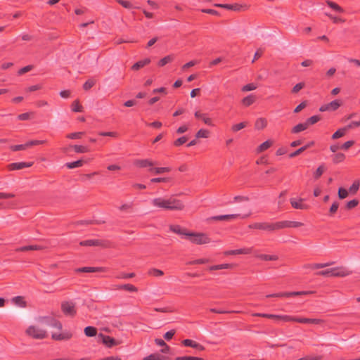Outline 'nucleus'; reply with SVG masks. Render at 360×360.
<instances>
[{
  "label": "nucleus",
  "mask_w": 360,
  "mask_h": 360,
  "mask_svg": "<svg viewBox=\"0 0 360 360\" xmlns=\"http://www.w3.org/2000/svg\"><path fill=\"white\" fill-rule=\"evenodd\" d=\"M61 309L66 316H73L76 314L75 304L72 302H65L62 303Z\"/></svg>",
  "instance_id": "6e6552de"
},
{
  "label": "nucleus",
  "mask_w": 360,
  "mask_h": 360,
  "mask_svg": "<svg viewBox=\"0 0 360 360\" xmlns=\"http://www.w3.org/2000/svg\"><path fill=\"white\" fill-rule=\"evenodd\" d=\"M134 165L136 167H139L141 168L148 167L149 169L150 168L153 167L155 164L154 162H153L150 159H141V160H136L134 162Z\"/></svg>",
  "instance_id": "ddd939ff"
},
{
  "label": "nucleus",
  "mask_w": 360,
  "mask_h": 360,
  "mask_svg": "<svg viewBox=\"0 0 360 360\" xmlns=\"http://www.w3.org/2000/svg\"><path fill=\"white\" fill-rule=\"evenodd\" d=\"M307 128H308V127H307V124H306V122L300 123L292 127L291 132L292 134H297L302 131L306 130Z\"/></svg>",
  "instance_id": "2f4dec72"
},
{
  "label": "nucleus",
  "mask_w": 360,
  "mask_h": 360,
  "mask_svg": "<svg viewBox=\"0 0 360 360\" xmlns=\"http://www.w3.org/2000/svg\"><path fill=\"white\" fill-rule=\"evenodd\" d=\"M172 170L171 167H152L149 169V172H152L155 174H160L165 172H169Z\"/></svg>",
  "instance_id": "cd10ccee"
},
{
  "label": "nucleus",
  "mask_w": 360,
  "mask_h": 360,
  "mask_svg": "<svg viewBox=\"0 0 360 360\" xmlns=\"http://www.w3.org/2000/svg\"><path fill=\"white\" fill-rule=\"evenodd\" d=\"M103 342L108 347H111L117 345L116 340L108 335H102Z\"/></svg>",
  "instance_id": "72a5a7b5"
},
{
  "label": "nucleus",
  "mask_w": 360,
  "mask_h": 360,
  "mask_svg": "<svg viewBox=\"0 0 360 360\" xmlns=\"http://www.w3.org/2000/svg\"><path fill=\"white\" fill-rule=\"evenodd\" d=\"M273 144V141L271 140H267L260 144L258 148H257V153H262L267 149H269Z\"/></svg>",
  "instance_id": "473e14b6"
},
{
  "label": "nucleus",
  "mask_w": 360,
  "mask_h": 360,
  "mask_svg": "<svg viewBox=\"0 0 360 360\" xmlns=\"http://www.w3.org/2000/svg\"><path fill=\"white\" fill-rule=\"evenodd\" d=\"M345 160V154L342 153H338L333 156V162L335 164H338L343 162Z\"/></svg>",
  "instance_id": "a19ab883"
},
{
  "label": "nucleus",
  "mask_w": 360,
  "mask_h": 360,
  "mask_svg": "<svg viewBox=\"0 0 360 360\" xmlns=\"http://www.w3.org/2000/svg\"><path fill=\"white\" fill-rule=\"evenodd\" d=\"M256 257L263 260V261H276L278 257L276 255H266V254H259L256 255Z\"/></svg>",
  "instance_id": "7c9ffc66"
},
{
  "label": "nucleus",
  "mask_w": 360,
  "mask_h": 360,
  "mask_svg": "<svg viewBox=\"0 0 360 360\" xmlns=\"http://www.w3.org/2000/svg\"><path fill=\"white\" fill-rule=\"evenodd\" d=\"M293 322H297L300 323L321 324L324 322V321L321 319L300 318L294 316Z\"/></svg>",
  "instance_id": "f8f14e48"
},
{
  "label": "nucleus",
  "mask_w": 360,
  "mask_h": 360,
  "mask_svg": "<svg viewBox=\"0 0 360 360\" xmlns=\"http://www.w3.org/2000/svg\"><path fill=\"white\" fill-rule=\"evenodd\" d=\"M342 105V102L339 100H334L328 103H326V104H323L322 105L320 108H319V111L321 112H326V111H329V112H333V111H335L336 110H338L340 106Z\"/></svg>",
  "instance_id": "0eeeda50"
},
{
  "label": "nucleus",
  "mask_w": 360,
  "mask_h": 360,
  "mask_svg": "<svg viewBox=\"0 0 360 360\" xmlns=\"http://www.w3.org/2000/svg\"><path fill=\"white\" fill-rule=\"evenodd\" d=\"M43 247L38 245H31L20 247L15 249L16 252H25V251H31V250H43Z\"/></svg>",
  "instance_id": "5701e85b"
},
{
  "label": "nucleus",
  "mask_w": 360,
  "mask_h": 360,
  "mask_svg": "<svg viewBox=\"0 0 360 360\" xmlns=\"http://www.w3.org/2000/svg\"><path fill=\"white\" fill-rule=\"evenodd\" d=\"M267 126V120L265 118L259 117L257 119L255 127L257 130H262Z\"/></svg>",
  "instance_id": "c756f323"
},
{
  "label": "nucleus",
  "mask_w": 360,
  "mask_h": 360,
  "mask_svg": "<svg viewBox=\"0 0 360 360\" xmlns=\"http://www.w3.org/2000/svg\"><path fill=\"white\" fill-rule=\"evenodd\" d=\"M187 141V138L186 136H181L179 139H177L174 142V145L175 146H181L183 145L184 143H185Z\"/></svg>",
  "instance_id": "69168bd1"
},
{
  "label": "nucleus",
  "mask_w": 360,
  "mask_h": 360,
  "mask_svg": "<svg viewBox=\"0 0 360 360\" xmlns=\"http://www.w3.org/2000/svg\"><path fill=\"white\" fill-rule=\"evenodd\" d=\"M333 264H334L333 262H328V263H314V264H309L305 265L304 267L309 268L311 269H322V268L329 266Z\"/></svg>",
  "instance_id": "a878e982"
},
{
  "label": "nucleus",
  "mask_w": 360,
  "mask_h": 360,
  "mask_svg": "<svg viewBox=\"0 0 360 360\" xmlns=\"http://www.w3.org/2000/svg\"><path fill=\"white\" fill-rule=\"evenodd\" d=\"M214 6L219 8H223L229 10H232L235 11H240L243 7L246 8V6H242L238 4H215Z\"/></svg>",
  "instance_id": "2eb2a0df"
},
{
  "label": "nucleus",
  "mask_w": 360,
  "mask_h": 360,
  "mask_svg": "<svg viewBox=\"0 0 360 360\" xmlns=\"http://www.w3.org/2000/svg\"><path fill=\"white\" fill-rule=\"evenodd\" d=\"M349 191L344 188H339L338 189V198L340 199H345L348 196Z\"/></svg>",
  "instance_id": "603ef678"
},
{
  "label": "nucleus",
  "mask_w": 360,
  "mask_h": 360,
  "mask_svg": "<svg viewBox=\"0 0 360 360\" xmlns=\"http://www.w3.org/2000/svg\"><path fill=\"white\" fill-rule=\"evenodd\" d=\"M76 272H84V273H94V272H104L105 271V268L104 267H91V266H84L75 269Z\"/></svg>",
  "instance_id": "4468645a"
},
{
  "label": "nucleus",
  "mask_w": 360,
  "mask_h": 360,
  "mask_svg": "<svg viewBox=\"0 0 360 360\" xmlns=\"http://www.w3.org/2000/svg\"><path fill=\"white\" fill-rule=\"evenodd\" d=\"M151 203L155 207L167 210H182L184 208V203L174 197L156 198L152 200Z\"/></svg>",
  "instance_id": "f257e3e1"
},
{
  "label": "nucleus",
  "mask_w": 360,
  "mask_h": 360,
  "mask_svg": "<svg viewBox=\"0 0 360 360\" xmlns=\"http://www.w3.org/2000/svg\"><path fill=\"white\" fill-rule=\"evenodd\" d=\"M75 151L77 153H84L89 151V149L86 146H79V145H75L72 146Z\"/></svg>",
  "instance_id": "3c124183"
},
{
  "label": "nucleus",
  "mask_w": 360,
  "mask_h": 360,
  "mask_svg": "<svg viewBox=\"0 0 360 360\" xmlns=\"http://www.w3.org/2000/svg\"><path fill=\"white\" fill-rule=\"evenodd\" d=\"M316 275H317V276H326V277H331V276H333V275H332V268L318 271V272L316 273Z\"/></svg>",
  "instance_id": "5fc2aeb1"
},
{
  "label": "nucleus",
  "mask_w": 360,
  "mask_h": 360,
  "mask_svg": "<svg viewBox=\"0 0 360 360\" xmlns=\"http://www.w3.org/2000/svg\"><path fill=\"white\" fill-rule=\"evenodd\" d=\"M186 237L191 243L197 245H204L211 242L208 236L203 233H188V234H186Z\"/></svg>",
  "instance_id": "f03ea898"
},
{
  "label": "nucleus",
  "mask_w": 360,
  "mask_h": 360,
  "mask_svg": "<svg viewBox=\"0 0 360 360\" xmlns=\"http://www.w3.org/2000/svg\"><path fill=\"white\" fill-rule=\"evenodd\" d=\"M319 120H320L319 116L313 115V116L310 117L309 119H307L305 122H306V124H307V127H309V126L312 125V124L316 123L317 122H319Z\"/></svg>",
  "instance_id": "864d4df0"
},
{
  "label": "nucleus",
  "mask_w": 360,
  "mask_h": 360,
  "mask_svg": "<svg viewBox=\"0 0 360 360\" xmlns=\"http://www.w3.org/2000/svg\"><path fill=\"white\" fill-rule=\"evenodd\" d=\"M33 162H13L11 163L9 165V167L12 170H19L22 169L26 167H30L32 166Z\"/></svg>",
  "instance_id": "aec40b11"
},
{
  "label": "nucleus",
  "mask_w": 360,
  "mask_h": 360,
  "mask_svg": "<svg viewBox=\"0 0 360 360\" xmlns=\"http://www.w3.org/2000/svg\"><path fill=\"white\" fill-rule=\"evenodd\" d=\"M314 145V141H311L309 143H307L306 145H304V146L300 148L299 149L296 150L295 151H294L293 153H290L289 155V157L290 158H294L298 155H300L301 153H302L303 151L306 150L307 148L313 146Z\"/></svg>",
  "instance_id": "b1692460"
},
{
  "label": "nucleus",
  "mask_w": 360,
  "mask_h": 360,
  "mask_svg": "<svg viewBox=\"0 0 360 360\" xmlns=\"http://www.w3.org/2000/svg\"><path fill=\"white\" fill-rule=\"evenodd\" d=\"M82 246H101L103 248H110L111 243L108 240L98 239H89L81 241L79 243Z\"/></svg>",
  "instance_id": "39448f33"
},
{
  "label": "nucleus",
  "mask_w": 360,
  "mask_h": 360,
  "mask_svg": "<svg viewBox=\"0 0 360 360\" xmlns=\"http://www.w3.org/2000/svg\"><path fill=\"white\" fill-rule=\"evenodd\" d=\"M323 172H324V166H323V165H321L316 169V170L314 173V177L316 179H318L323 174Z\"/></svg>",
  "instance_id": "13d9d810"
},
{
  "label": "nucleus",
  "mask_w": 360,
  "mask_h": 360,
  "mask_svg": "<svg viewBox=\"0 0 360 360\" xmlns=\"http://www.w3.org/2000/svg\"><path fill=\"white\" fill-rule=\"evenodd\" d=\"M169 229L172 232H174V233H176L178 235H180V236H186V234H188V233L186 232L185 229H182L179 225H171L169 226Z\"/></svg>",
  "instance_id": "c85d7f7f"
},
{
  "label": "nucleus",
  "mask_w": 360,
  "mask_h": 360,
  "mask_svg": "<svg viewBox=\"0 0 360 360\" xmlns=\"http://www.w3.org/2000/svg\"><path fill=\"white\" fill-rule=\"evenodd\" d=\"M360 183L359 181H354L353 184L350 186L349 188V192L352 193V194H355L358 190L359 189Z\"/></svg>",
  "instance_id": "49530a36"
},
{
  "label": "nucleus",
  "mask_w": 360,
  "mask_h": 360,
  "mask_svg": "<svg viewBox=\"0 0 360 360\" xmlns=\"http://www.w3.org/2000/svg\"><path fill=\"white\" fill-rule=\"evenodd\" d=\"M174 60V56L173 55H168L164 58H162L161 60L158 62V65L160 67H163L166 64L172 62Z\"/></svg>",
  "instance_id": "58836bf2"
},
{
  "label": "nucleus",
  "mask_w": 360,
  "mask_h": 360,
  "mask_svg": "<svg viewBox=\"0 0 360 360\" xmlns=\"http://www.w3.org/2000/svg\"><path fill=\"white\" fill-rule=\"evenodd\" d=\"M71 107H72V110L73 112H82V107L79 104L78 101H75L72 103V106Z\"/></svg>",
  "instance_id": "bf43d9fd"
},
{
  "label": "nucleus",
  "mask_w": 360,
  "mask_h": 360,
  "mask_svg": "<svg viewBox=\"0 0 360 360\" xmlns=\"http://www.w3.org/2000/svg\"><path fill=\"white\" fill-rule=\"evenodd\" d=\"M169 356L160 353L151 354L143 358V360H169Z\"/></svg>",
  "instance_id": "412c9836"
},
{
  "label": "nucleus",
  "mask_w": 360,
  "mask_h": 360,
  "mask_svg": "<svg viewBox=\"0 0 360 360\" xmlns=\"http://www.w3.org/2000/svg\"><path fill=\"white\" fill-rule=\"evenodd\" d=\"M255 316H259L268 319H274L276 320L282 321L284 322H293L294 316L289 315H278L271 314H264V313H255L252 314Z\"/></svg>",
  "instance_id": "20e7f679"
},
{
  "label": "nucleus",
  "mask_w": 360,
  "mask_h": 360,
  "mask_svg": "<svg viewBox=\"0 0 360 360\" xmlns=\"http://www.w3.org/2000/svg\"><path fill=\"white\" fill-rule=\"evenodd\" d=\"M71 337L72 335L70 333H53L51 334V338L54 340H69Z\"/></svg>",
  "instance_id": "bb28decb"
},
{
  "label": "nucleus",
  "mask_w": 360,
  "mask_h": 360,
  "mask_svg": "<svg viewBox=\"0 0 360 360\" xmlns=\"http://www.w3.org/2000/svg\"><path fill=\"white\" fill-rule=\"evenodd\" d=\"M351 271L343 266L332 268V275L335 277H345L351 274Z\"/></svg>",
  "instance_id": "9d476101"
},
{
  "label": "nucleus",
  "mask_w": 360,
  "mask_h": 360,
  "mask_svg": "<svg viewBox=\"0 0 360 360\" xmlns=\"http://www.w3.org/2000/svg\"><path fill=\"white\" fill-rule=\"evenodd\" d=\"M347 131V130L345 127H342V128H340L332 135L331 138L333 139H338L339 138H341L345 135Z\"/></svg>",
  "instance_id": "4c0bfd02"
},
{
  "label": "nucleus",
  "mask_w": 360,
  "mask_h": 360,
  "mask_svg": "<svg viewBox=\"0 0 360 360\" xmlns=\"http://www.w3.org/2000/svg\"><path fill=\"white\" fill-rule=\"evenodd\" d=\"M255 101V96L252 94H250L246 97L243 98L242 100V103L245 106H250Z\"/></svg>",
  "instance_id": "f704fd0d"
},
{
  "label": "nucleus",
  "mask_w": 360,
  "mask_h": 360,
  "mask_svg": "<svg viewBox=\"0 0 360 360\" xmlns=\"http://www.w3.org/2000/svg\"><path fill=\"white\" fill-rule=\"evenodd\" d=\"M210 132L208 130L205 129H200L195 134L196 138H207L209 136Z\"/></svg>",
  "instance_id": "09e8293b"
},
{
  "label": "nucleus",
  "mask_w": 360,
  "mask_h": 360,
  "mask_svg": "<svg viewBox=\"0 0 360 360\" xmlns=\"http://www.w3.org/2000/svg\"><path fill=\"white\" fill-rule=\"evenodd\" d=\"M210 262V259L207 258H200L198 259H194L192 261H189L187 262V264L189 265H195V264H204Z\"/></svg>",
  "instance_id": "79ce46f5"
},
{
  "label": "nucleus",
  "mask_w": 360,
  "mask_h": 360,
  "mask_svg": "<svg viewBox=\"0 0 360 360\" xmlns=\"http://www.w3.org/2000/svg\"><path fill=\"white\" fill-rule=\"evenodd\" d=\"M82 165H83L82 161L79 160H77V161H75V162H68V163L65 164V166L68 169H74V168H76V167H82Z\"/></svg>",
  "instance_id": "a18cd8bd"
},
{
  "label": "nucleus",
  "mask_w": 360,
  "mask_h": 360,
  "mask_svg": "<svg viewBox=\"0 0 360 360\" xmlns=\"http://www.w3.org/2000/svg\"><path fill=\"white\" fill-rule=\"evenodd\" d=\"M12 302L20 307H25L26 306V302L24 300V298L21 296L14 297L12 299Z\"/></svg>",
  "instance_id": "e433bc0d"
},
{
  "label": "nucleus",
  "mask_w": 360,
  "mask_h": 360,
  "mask_svg": "<svg viewBox=\"0 0 360 360\" xmlns=\"http://www.w3.org/2000/svg\"><path fill=\"white\" fill-rule=\"evenodd\" d=\"M119 289L125 290L129 292H137L138 289L132 284H124L121 285L118 288Z\"/></svg>",
  "instance_id": "c03bdc74"
},
{
  "label": "nucleus",
  "mask_w": 360,
  "mask_h": 360,
  "mask_svg": "<svg viewBox=\"0 0 360 360\" xmlns=\"http://www.w3.org/2000/svg\"><path fill=\"white\" fill-rule=\"evenodd\" d=\"M359 204V200L356 199H353L350 201H348L346 204V207L348 210H352L356 207Z\"/></svg>",
  "instance_id": "052dcab7"
},
{
  "label": "nucleus",
  "mask_w": 360,
  "mask_h": 360,
  "mask_svg": "<svg viewBox=\"0 0 360 360\" xmlns=\"http://www.w3.org/2000/svg\"><path fill=\"white\" fill-rule=\"evenodd\" d=\"M26 334L34 339H44L47 336L45 329L37 326H30L26 330Z\"/></svg>",
  "instance_id": "7ed1b4c3"
},
{
  "label": "nucleus",
  "mask_w": 360,
  "mask_h": 360,
  "mask_svg": "<svg viewBox=\"0 0 360 360\" xmlns=\"http://www.w3.org/2000/svg\"><path fill=\"white\" fill-rule=\"evenodd\" d=\"M150 59L149 58H146L143 60H139L131 66V70H139V69L143 68L144 66L148 65L150 63Z\"/></svg>",
  "instance_id": "393cba45"
},
{
  "label": "nucleus",
  "mask_w": 360,
  "mask_h": 360,
  "mask_svg": "<svg viewBox=\"0 0 360 360\" xmlns=\"http://www.w3.org/2000/svg\"><path fill=\"white\" fill-rule=\"evenodd\" d=\"M175 360H204V359L201 357L184 356L176 357L175 359Z\"/></svg>",
  "instance_id": "0e129e2a"
},
{
  "label": "nucleus",
  "mask_w": 360,
  "mask_h": 360,
  "mask_svg": "<svg viewBox=\"0 0 360 360\" xmlns=\"http://www.w3.org/2000/svg\"><path fill=\"white\" fill-rule=\"evenodd\" d=\"M359 126H360V117H359V120L351 122L345 127L347 128V130H348V129H352L354 127H358Z\"/></svg>",
  "instance_id": "774afa93"
},
{
  "label": "nucleus",
  "mask_w": 360,
  "mask_h": 360,
  "mask_svg": "<svg viewBox=\"0 0 360 360\" xmlns=\"http://www.w3.org/2000/svg\"><path fill=\"white\" fill-rule=\"evenodd\" d=\"M326 4L330 8H331L335 11L338 12V13L343 12V9L338 4H337L335 2H333L331 1H327Z\"/></svg>",
  "instance_id": "37998d69"
},
{
  "label": "nucleus",
  "mask_w": 360,
  "mask_h": 360,
  "mask_svg": "<svg viewBox=\"0 0 360 360\" xmlns=\"http://www.w3.org/2000/svg\"><path fill=\"white\" fill-rule=\"evenodd\" d=\"M354 144V141L352 140L347 141L345 143H344L341 146L340 149L347 150H348L351 146H352Z\"/></svg>",
  "instance_id": "338daca9"
},
{
  "label": "nucleus",
  "mask_w": 360,
  "mask_h": 360,
  "mask_svg": "<svg viewBox=\"0 0 360 360\" xmlns=\"http://www.w3.org/2000/svg\"><path fill=\"white\" fill-rule=\"evenodd\" d=\"M148 274L150 276H155V277H160L162 276L164 273L162 270L158 269H151L148 271Z\"/></svg>",
  "instance_id": "6e6d98bb"
},
{
  "label": "nucleus",
  "mask_w": 360,
  "mask_h": 360,
  "mask_svg": "<svg viewBox=\"0 0 360 360\" xmlns=\"http://www.w3.org/2000/svg\"><path fill=\"white\" fill-rule=\"evenodd\" d=\"M303 200H304L302 198H300L298 200L295 198H291L290 200V204L293 208L298 210H307L308 209L309 206L304 204Z\"/></svg>",
  "instance_id": "dca6fc26"
},
{
  "label": "nucleus",
  "mask_w": 360,
  "mask_h": 360,
  "mask_svg": "<svg viewBox=\"0 0 360 360\" xmlns=\"http://www.w3.org/2000/svg\"><path fill=\"white\" fill-rule=\"evenodd\" d=\"M250 228L259 229V230H266L270 231V223L268 222H257L254 223L250 225Z\"/></svg>",
  "instance_id": "4be33fe9"
},
{
  "label": "nucleus",
  "mask_w": 360,
  "mask_h": 360,
  "mask_svg": "<svg viewBox=\"0 0 360 360\" xmlns=\"http://www.w3.org/2000/svg\"><path fill=\"white\" fill-rule=\"evenodd\" d=\"M45 142H46V141H44V140H32V141H30L27 142L26 146H27V148H28V147H30L32 146L43 144Z\"/></svg>",
  "instance_id": "e2e57ef3"
},
{
  "label": "nucleus",
  "mask_w": 360,
  "mask_h": 360,
  "mask_svg": "<svg viewBox=\"0 0 360 360\" xmlns=\"http://www.w3.org/2000/svg\"><path fill=\"white\" fill-rule=\"evenodd\" d=\"M282 229L287 228H298L302 226L304 224L300 221H280Z\"/></svg>",
  "instance_id": "6ab92c4d"
},
{
  "label": "nucleus",
  "mask_w": 360,
  "mask_h": 360,
  "mask_svg": "<svg viewBox=\"0 0 360 360\" xmlns=\"http://www.w3.org/2000/svg\"><path fill=\"white\" fill-rule=\"evenodd\" d=\"M84 134V132H73L68 134L66 136L68 139H81L82 135Z\"/></svg>",
  "instance_id": "4d7b16f0"
},
{
  "label": "nucleus",
  "mask_w": 360,
  "mask_h": 360,
  "mask_svg": "<svg viewBox=\"0 0 360 360\" xmlns=\"http://www.w3.org/2000/svg\"><path fill=\"white\" fill-rule=\"evenodd\" d=\"M84 333L87 337H94L97 333V330L95 327L87 326L84 328Z\"/></svg>",
  "instance_id": "ea45409f"
},
{
  "label": "nucleus",
  "mask_w": 360,
  "mask_h": 360,
  "mask_svg": "<svg viewBox=\"0 0 360 360\" xmlns=\"http://www.w3.org/2000/svg\"><path fill=\"white\" fill-rule=\"evenodd\" d=\"M120 5H122L124 8L131 9L133 8V5L131 2L124 0H115Z\"/></svg>",
  "instance_id": "680f3d73"
},
{
  "label": "nucleus",
  "mask_w": 360,
  "mask_h": 360,
  "mask_svg": "<svg viewBox=\"0 0 360 360\" xmlns=\"http://www.w3.org/2000/svg\"><path fill=\"white\" fill-rule=\"evenodd\" d=\"M41 323L45 326H50L52 328H56L58 329L60 331L62 330V323L54 319L49 318H44L40 321Z\"/></svg>",
  "instance_id": "1a4fd4ad"
},
{
  "label": "nucleus",
  "mask_w": 360,
  "mask_h": 360,
  "mask_svg": "<svg viewBox=\"0 0 360 360\" xmlns=\"http://www.w3.org/2000/svg\"><path fill=\"white\" fill-rule=\"evenodd\" d=\"M247 126V122H240L238 124H236L232 125L231 127V131L233 132H237L243 128H245Z\"/></svg>",
  "instance_id": "de8ad7c7"
},
{
  "label": "nucleus",
  "mask_w": 360,
  "mask_h": 360,
  "mask_svg": "<svg viewBox=\"0 0 360 360\" xmlns=\"http://www.w3.org/2000/svg\"><path fill=\"white\" fill-rule=\"evenodd\" d=\"M250 212H249L246 214L241 215L240 214H223V215H217L212 217V219L216 221H221V220H235L238 218L245 219L250 215Z\"/></svg>",
  "instance_id": "423d86ee"
},
{
  "label": "nucleus",
  "mask_w": 360,
  "mask_h": 360,
  "mask_svg": "<svg viewBox=\"0 0 360 360\" xmlns=\"http://www.w3.org/2000/svg\"><path fill=\"white\" fill-rule=\"evenodd\" d=\"M257 88V84H255V83H249L246 85H244L243 87H242V91L245 92V91H253V90H255Z\"/></svg>",
  "instance_id": "8fccbe9b"
},
{
  "label": "nucleus",
  "mask_w": 360,
  "mask_h": 360,
  "mask_svg": "<svg viewBox=\"0 0 360 360\" xmlns=\"http://www.w3.org/2000/svg\"><path fill=\"white\" fill-rule=\"evenodd\" d=\"M196 118L200 119L202 122L208 126H214L212 120L208 117L207 113H202L200 111H196L194 114Z\"/></svg>",
  "instance_id": "a211bd4d"
},
{
  "label": "nucleus",
  "mask_w": 360,
  "mask_h": 360,
  "mask_svg": "<svg viewBox=\"0 0 360 360\" xmlns=\"http://www.w3.org/2000/svg\"><path fill=\"white\" fill-rule=\"evenodd\" d=\"M182 344L186 347H190L199 351H203L205 349L204 346L191 339L184 340Z\"/></svg>",
  "instance_id": "f3484780"
},
{
  "label": "nucleus",
  "mask_w": 360,
  "mask_h": 360,
  "mask_svg": "<svg viewBox=\"0 0 360 360\" xmlns=\"http://www.w3.org/2000/svg\"><path fill=\"white\" fill-rule=\"evenodd\" d=\"M311 291H295V292H285V297H289L292 296H297V295H307L311 294Z\"/></svg>",
  "instance_id": "c9c22d12"
},
{
  "label": "nucleus",
  "mask_w": 360,
  "mask_h": 360,
  "mask_svg": "<svg viewBox=\"0 0 360 360\" xmlns=\"http://www.w3.org/2000/svg\"><path fill=\"white\" fill-rule=\"evenodd\" d=\"M253 251L252 248H244L240 249H236L233 250H226L224 252L225 256L233 255H248L251 254Z\"/></svg>",
  "instance_id": "9b49d317"
}]
</instances>
